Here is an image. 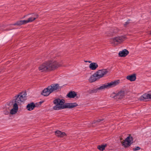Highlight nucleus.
Here are the masks:
<instances>
[{
    "mask_svg": "<svg viewBox=\"0 0 151 151\" xmlns=\"http://www.w3.org/2000/svg\"><path fill=\"white\" fill-rule=\"evenodd\" d=\"M26 95L25 93L22 92L15 96L11 101L13 108L10 110L9 112L7 110L4 111V114L5 115H8L10 114L12 115L16 114L18 110V105L26 100Z\"/></svg>",
    "mask_w": 151,
    "mask_h": 151,
    "instance_id": "obj_1",
    "label": "nucleus"
},
{
    "mask_svg": "<svg viewBox=\"0 0 151 151\" xmlns=\"http://www.w3.org/2000/svg\"><path fill=\"white\" fill-rule=\"evenodd\" d=\"M65 100L64 99H61L57 98L54 100L53 103L55 105L53 107V109L55 110H58L65 108H72L76 107L78 104L76 103H67L65 104Z\"/></svg>",
    "mask_w": 151,
    "mask_h": 151,
    "instance_id": "obj_2",
    "label": "nucleus"
},
{
    "mask_svg": "<svg viewBox=\"0 0 151 151\" xmlns=\"http://www.w3.org/2000/svg\"><path fill=\"white\" fill-rule=\"evenodd\" d=\"M59 88V85L58 84H52L48 86L47 88L44 89L42 94L45 96H47L52 92L57 90Z\"/></svg>",
    "mask_w": 151,
    "mask_h": 151,
    "instance_id": "obj_3",
    "label": "nucleus"
},
{
    "mask_svg": "<svg viewBox=\"0 0 151 151\" xmlns=\"http://www.w3.org/2000/svg\"><path fill=\"white\" fill-rule=\"evenodd\" d=\"M120 83V80H115L102 85L99 87L97 88L98 89V91L102 90L106 88H111L119 85Z\"/></svg>",
    "mask_w": 151,
    "mask_h": 151,
    "instance_id": "obj_4",
    "label": "nucleus"
},
{
    "mask_svg": "<svg viewBox=\"0 0 151 151\" xmlns=\"http://www.w3.org/2000/svg\"><path fill=\"white\" fill-rule=\"evenodd\" d=\"M132 142V137L129 136L127 137L123 141H122L121 143L124 147H129Z\"/></svg>",
    "mask_w": 151,
    "mask_h": 151,
    "instance_id": "obj_5",
    "label": "nucleus"
},
{
    "mask_svg": "<svg viewBox=\"0 0 151 151\" xmlns=\"http://www.w3.org/2000/svg\"><path fill=\"white\" fill-rule=\"evenodd\" d=\"M61 65L56 61L52 62L51 60L45 61L44 63L41 66H61Z\"/></svg>",
    "mask_w": 151,
    "mask_h": 151,
    "instance_id": "obj_6",
    "label": "nucleus"
},
{
    "mask_svg": "<svg viewBox=\"0 0 151 151\" xmlns=\"http://www.w3.org/2000/svg\"><path fill=\"white\" fill-rule=\"evenodd\" d=\"M126 39L125 36H120L114 38L112 43L114 44H119L122 42Z\"/></svg>",
    "mask_w": 151,
    "mask_h": 151,
    "instance_id": "obj_7",
    "label": "nucleus"
},
{
    "mask_svg": "<svg viewBox=\"0 0 151 151\" xmlns=\"http://www.w3.org/2000/svg\"><path fill=\"white\" fill-rule=\"evenodd\" d=\"M57 67H39V69L42 72H47L57 68Z\"/></svg>",
    "mask_w": 151,
    "mask_h": 151,
    "instance_id": "obj_8",
    "label": "nucleus"
},
{
    "mask_svg": "<svg viewBox=\"0 0 151 151\" xmlns=\"http://www.w3.org/2000/svg\"><path fill=\"white\" fill-rule=\"evenodd\" d=\"M107 71L106 69H102L99 70L95 73L97 77L99 79L103 77L106 74Z\"/></svg>",
    "mask_w": 151,
    "mask_h": 151,
    "instance_id": "obj_9",
    "label": "nucleus"
},
{
    "mask_svg": "<svg viewBox=\"0 0 151 151\" xmlns=\"http://www.w3.org/2000/svg\"><path fill=\"white\" fill-rule=\"evenodd\" d=\"M149 99H151V94L147 93L144 94L139 98V99L141 101H146Z\"/></svg>",
    "mask_w": 151,
    "mask_h": 151,
    "instance_id": "obj_10",
    "label": "nucleus"
},
{
    "mask_svg": "<svg viewBox=\"0 0 151 151\" xmlns=\"http://www.w3.org/2000/svg\"><path fill=\"white\" fill-rule=\"evenodd\" d=\"M136 75L135 74H133L132 75H129L126 77V79L131 81L132 82L135 81L136 79Z\"/></svg>",
    "mask_w": 151,
    "mask_h": 151,
    "instance_id": "obj_11",
    "label": "nucleus"
},
{
    "mask_svg": "<svg viewBox=\"0 0 151 151\" xmlns=\"http://www.w3.org/2000/svg\"><path fill=\"white\" fill-rule=\"evenodd\" d=\"M129 53V52L126 49L123 50L122 51L119 52V56L121 57H125Z\"/></svg>",
    "mask_w": 151,
    "mask_h": 151,
    "instance_id": "obj_12",
    "label": "nucleus"
},
{
    "mask_svg": "<svg viewBox=\"0 0 151 151\" xmlns=\"http://www.w3.org/2000/svg\"><path fill=\"white\" fill-rule=\"evenodd\" d=\"M25 20H21L17 21L16 23L12 24L13 25L20 26L26 24Z\"/></svg>",
    "mask_w": 151,
    "mask_h": 151,
    "instance_id": "obj_13",
    "label": "nucleus"
},
{
    "mask_svg": "<svg viewBox=\"0 0 151 151\" xmlns=\"http://www.w3.org/2000/svg\"><path fill=\"white\" fill-rule=\"evenodd\" d=\"M35 107V104L32 102L28 104L26 108L28 110L31 111L33 110Z\"/></svg>",
    "mask_w": 151,
    "mask_h": 151,
    "instance_id": "obj_14",
    "label": "nucleus"
},
{
    "mask_svg": "<svg viewBox=\"0 0 151 151\" xmlns=\"http://www.w3.org/2000/svg\"><path fill=\"white\" fill-rule=\"evenodd\" d=\"M98 79L99 78L97 77L96 74L95 73L91 76L89 79V81L90 82L92 83L94 82Z\"/></svg>",
    "mask_w": 151,
    "mask_h": 151,
    "instance_id": "obj_15",
    "label": "nucleus"
},
{
    "mask_svg": "<svg viewBox=\"0 0 151 151\" xmlns=\"http://www.w3.org/2000/svg\"><path fill=\"white\" fill-rule=\"evenodd\" d=\"M55 133L56 136L60 137H63L66 135V134L65 132H62L59 130L55 131Z\"/></svg>",
    "mask_w": 151,
    "mask_h": 151,
    "instance_id": "obj_16",
    "label": "nucleus"
},
{
    "mask_svg": "<svg viewBox=\"0 0 151 151\" xmlns=\"http://www.w3.org/2000/svg\"><path fill=\"white\" fill-rule=\"evenodd\" d=\"M76 95V93L74 91L70 92L67 95V96L69 98H74Z\"/></svg>",
    "mask_w": 151,
    "mask_h": 151,
    "instance_id": "obj_17",
    "label": "nucleus"
},
{
    "mask_svg": "<svg viewBox=\"0 0 151 151\" xmlns=\"http://www.w3.org/2000/svg\"><path fill=\"white\" fill-rule=\"evenodd\" d=\"M124 91H120L117 93V98L121 99L123 98L124 95Z\"/></svg>",
    "mask_w": 151,
    "mask_h": 151,
    "instance_id": "obj_18",
    "label": "nucleus"
},
{
    "mask_svg": "<svg viewBox=\"0 0 151 151\" xmlns=\"http://www.w3.org/2000/svg\"><path fill=\"white\" fill-rule=\"evenodd\" d=\"M38 16L37 15H36V17H32L29 18L27 20H25L26 23H27L29 22H32L36 19L37 18Z\"/></svg>",
    "mask_w": 151,
    "mask_h": 151,
    "instance_id": "obj_19",
    "label": "nucleus"
},
{
    "mask_svg": "<svg viewBox=\"0 0 151 151\" xmlns=\"http://www.w3.org/2000/svg\"><path fill=\"white\" fill-rule=\"evenodd\" d=\"M114 34V32L113 31V30L111 29L109 31L106 32L105 33V35L108 37H110L112 36Z\"/></svg>",
    "mask_w": 151,
    "mask_h": 151,
    "instance_id": "obj_20",
    "label": "nucleus"
},
{
    "mask_svg": "<svg viewBox=\"0 0 151 151\" xmlns=\"http://www.w3.org/2000/svg\"><path fill=\"white\" fill-rule=\"evenodd\" d=\"M106 146V144L99 145L97 146V148L100 151H103Z\"/></svg>",
    "mask_w": 151,
    "mask_h": 151,
    "instance_id": "obj_21",
    "label": "nucleus"
},
{
    "mask_svg": "<svg viewBox=\"0 0 151 151\" xmlns=\"http://www.w3.org/2000/svg\"><path fill=\"white\" fill-rule=\"evenodd\" d=\"M98 91V88H94L92 89H90L88 91V92L91 94L97 93Z\"/></svg>",
    "mask_w": 151,
    "mask_h": 151,
    "instance_id": "obj_22",
    "label": "nucleus"
},
{
    "mask_svg": "<svg viewBox=\"0 0 151 151\" xmlns=\"http://www.w3.org/2000/svg\"><path fill=\"white\" fill-rule=\"evenodd\" d=\"M111 97L114 99L117 98V93H116L114 92L113 93L111 94Z\"/></svg>",
    "mask_w": 151,
    "mask_h": 151,
    "instance_id": "obj_23",
    "label": "nucleus"
},
{
    "mask_svg": "<svg viewBox=\"0 0 151 151\" xmlns=\"http://www.w3.org/2000/svg\"><path fill=\"white\" fill-rule=\"evenodd\" d=\"M141 148L139 147H136L134 148H133V150L134 151H137V150H139Z\"/></svg>",
    "mask_w": 151,
    "mask_h": 151,
    "instance_id": "obj_24",
    "label": "nucleus"
},
{
    "mask_svg": "<svg viewBox=\"0 0 151 151\" xmlns=\"http://www.w3.org/2000/svg\"><path fill=\"white\" fill-rule=\"evenodd\" d=\"M89 66H98V65L96 63H92L89 65Z\"/></svg>",
    "mask_w": 151,
    "mask_h": 151,
    "instance_id": "obj_25",
    "label": "nucleus"
},
{
    "mask_svg": "<svg viewBox=\"0 0 151 151\" xmlns=\"http://www.w3.org/2000/svg\"><path fill=\"white\" fill-rule=\"evenodd\" d=\"M130 21V19H129L128 20L127 22H126L125 23V24H124V26L125 27H126L127 25L128 24H129V23H130V22H129V21Z\"/></svg>",
    "mask_w": 151,
    "mask_h": 151,
    "instance_id": "obj_26",
    "label": "nucleus"
},
{
    "mask_svg": "<svg viewBox=\"0 0 151 151\" xmlns=\"http://www.w3.org/2000/svg\"><path fill=\"white\" fill-rule=\"evenodd\" d=\"M90 70H95L96 69L97 67H89Z\"/></svg>",
    "mask_w": 151,
    "mask_h": 151,
    "instance_id": "obj_27",
    "label": "nucleus"
},
{
    "mask_svg": "<svg viewBox=\"0 0 151 151\" xmlns=\"http://www.w3.org/2000/svg\"><path fill=\"white\" fill-rule=\"evenodd\" d=\"M32 17H36V15H37L38 16H37V18L38 17H39V15L38 14H37L36 13H33L32 14Z\"/></svg>",
    "mask_w": 151,
    "mask_h": 151,
    "instance_id": "obj_28",
    "label": "nucleus"
},
{
    "mask_svg": "<svg viewBox=\"0 0 151 151\" xmlns=\"http://www.w3.org/2000/svg\"><path fill=\"white\" fill-rule=\"evenodd\" d=\"M84 62H86V63H88H88H91V61H84Z\"/></svg>",
    "mask_w": 151,
    "mask_h": 151,
    "instance_id": "obj_29",
    "label": "nucleus"
},
{
    "mask_svg": "<svg viewBox=\"0 0 151 151\" xmlns=\"http://www.w3.org/2000/svg\"><path fill=\"white\" fill-rule=\"evenodd\" d=\"M1 28H2V26H0V30H1Z\"/></svg>",
    "mask_w": 151,
    "mask_h": 151,
    "instance_id": "obj_30",
    "label": "nucleus"
},
{
    "mask_svg": "<svg viewBox=\"0 0 151 151\" xmlns=\"http://www.w3.org/2000/svg\"><path fill=\"white\" fill-rule=\"evenodd\" d=\"M9 30V29H6L5 30H6V31H8Z\"/></svg>",
    "mask_w": 151,
    "mask_h": 151,
    "instance_id": "obj_31",
    "label": "nucleus"
},
{
    "mask_svg": "<svg viewBox=\"0 0 151 151\" xmlns=\"http://www.w3.org/2000/svg\"><path fill=\"white\" fill-rule=\"evenodd\" d=\"M100 121H100V120H98V121H97V122H100Z\"/></svg>",
    "mask_w": 151,
    "mask_h": 151,
    "instance_id": "obj_32",
    "label": "nucleus"
},
{
    "mask_svg": "<svg viewBox=\"0 0 151 151\" xmlns=\"http://www.w3.org/2000/svg\"><path fill=\"white\" fill-rule=\"evenodd\" d=\"M149 34L151 35V31H150V33H149Z\"/></svg>",
    "mask_w": 151,
    "mask_h": 151,
    "instance_id": "obj_33",
    "label": "nucleus"
}]
</instances>
